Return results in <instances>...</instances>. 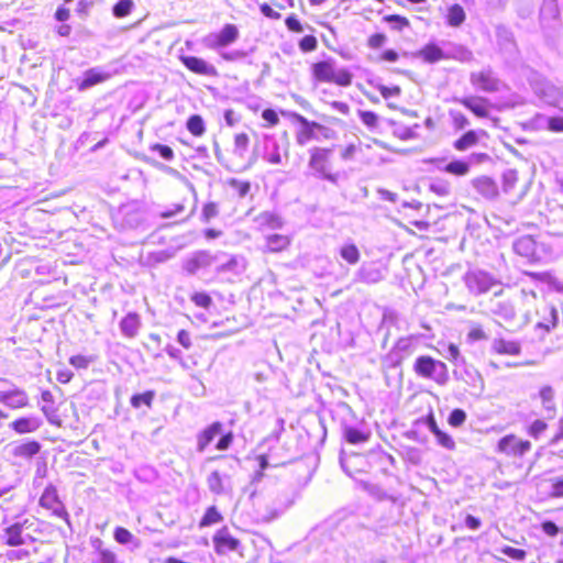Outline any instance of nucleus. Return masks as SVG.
I'll list each match as a JSON object with an SVG mask.
<instances>
[{"label":"nucleus","instance_id":"0e129e2a","mask_svg":"<svg viewBox=\"0 0 563 563\" xmlns=\"http://www.w3.org/2000/svg\"><path fill=\"white\" fill-rule=\"evenodd\" d=\"M218 216V206L216 202H208L202 208V217L205 221H209L210 219Z\"/></svg>","mask_w":563,"mask_h":563},{"label":"nucleus","instance_id":"7ed1b4c3","mask_svg":"<svg viewBox=\"0 0 563 563\" xmlns=\"http://www.w3.org/2000/svg\"><path fill=\"white\" fill-rule=\"evenodd\" d=\"M211 540L213 551L219 559H231L233 556L240 560L244 559V544L228 526H222L217 529L212 534Z\"/></svg>","mask_w":563,"mask_h":563},{"label":"nucleus","instance_id":"ddd939ff","mask_svg":"<svg viewBox=\"0 0 563 563\" xmlns=\"http://www.w3.org/2000/svg\"><path fill=\"white\" fill-rule=\"evenodd\" d=\"M292 243V236L283 233H271L264 238V245L262 247L265 254H280L287 252Z\"/></svg>","mask_w":563,"mask_h":563},{"label":"nucleus","instance_id":"ea45409f","mask_svg":"<svg viewBox=\"0 0 563 563\" xmlns=\"http://www.w3.org/2000/svg\"><path fill=\"white\" fill-rule=\"evenodd\" d=\"M383 21L393 24V29L397 31H401L410 25V21L400 14H387L383 16Z\"/></svg>","mask_w":563,"mask_h":563},{"label":"nucleus","instance_id":"b1692460","mask_svg":"<svg viewBox=\"0 0 563 563\" xmlns=\"http://www.w3.org/2000/svg\"><path fill=\"white\" fill-rule=\"evenodd\" d=\"M41 422L31 417H20L10 423V428L18 434L33 433L40 428Z\"/></svg>","mask_w":563,"mask_h":563},{"label":"nucleus","instance_id":"4c0bfd02","mask_svg":"<svg viewBox=\"0 0 563 563\" xmlns=\"http://www.w3.org/2000/svg\"><path fill=\"white\" fill-rule=\"evenodd\" d=\"M429 188L433 194L440 197H445L451 194L450 181L440 177L432 178Z\"/></svg>","mask_w":563,"mask_h":563},{"label":"nucleus","instance_id":"5701e85b","mask_svg":"<svg viewBox=\"0 0 563 563\" xmlns=\"http://www.w3.org/2000/svg\"><path fill=\"white\" fill-rule=\"evenodd\" d=\"M417 55L423 62L429 64H433L445 58L443 49L435 43L426 44L418 51Z\"/></svg>","mask_w":563,"mask_h":563},{"label":"nucleus","instance_id":"9b49d317","mask_svg":"<svg viewBox=\"0 0 563 563\" xmlns=\"http://www.w3.org/2000/svg\"><path fill=\"white\" fill-rule=\"evenodd\" d=\"M459 103L478 119H488L494 108L487 98L474 95L460 98Z\"/></svg>","mask_w":563,"mask_h":563},{"label":"nucleus","instance_id":"a878e982","mask_svg":"<svg viewBox=\"0 0 563 563\" xmlns=\"http://www.w3.org/2000/svg\"><path fill=\"white\" fill-rule=\"evenodd\" d=\"M239 37V30L234 24H225L219 34L216 35L214 45L224 47L235 42Z\"/></svg>","mask_w":563,"mask_h":563},{"label":"nucleus","instance_id":"6e6552de","mask_svg":"<svg viewBox=\"0 0 563 563\" xmlns=\"http://www.w3.org/2000/svg\"><path fill=\"white\" fill-rule=\"evenodd\" d=\"M332 150L325 147H313L310 151L309 167L325 179L334 180L331 174Z\"/></svg>","mask_w":563,"mask_h":563},{"label":"nucleus","instance_id":"e433bc0d","mask_svg":"<svg viewBox=\"0 0 563 563\" xmlns=\"http://www.w3.org/2000/svg\"><path fill=\"white\" fill-rule=\"evenodd\" d=\"M340 255L350 265H355L361 258L360 251L353 243L344 244L340 249Z\"/></svg>","mask_w":563,"mask_h":563},{"label":"nucleus","instance_id":"423d86ee","mask_svg":"<svg viewBox=\"0 0 563 563\" xmlns=\"http://www.w3.org/2000/svg\"><path fill=\"white\" fill-rule=\"evenodd\" d=\"M470 82L475 90L486 93H496L504 87L503 80L490 68L472 71Z\"/></svg>","mask_w":563,"mask_h":563},{"label":"nucleus","instance_id":"412c9836","mask_svg":"<svg viewBox=\"0 0 563 563\" xmlns=\"http://www.w3.org/2000/svg\"><path fill=\"white\" fill-rule=\"evenodd\" d=\"M42 445L36 440H27L15 445L12 455L16 459L31 460L41 452Z\"/></svg>","mask_w":563,"mask_h":563},{"label":"nucleus","instance_id":"bf43d9fd","mask_svg":"<svg viewBox=\"0 0 563 563\" xmlns=\"http://www.w3.org/2000/svg\"><path fill=\"white\" fill-rule=\"evenodd\" d=\"M92 360L86 355L77 354L69 358V364L78 369H85L88 367Z\"/></svg>","mask_w":563,"mask_h":563},{"label":"nucleus","instance_id":"338daca9","mask_svg":"<svg viewBox=\"0 0 563 563\" xmlns=\"http://www.w3.org/2000/svg\"><path fill=\"white\" fill-rule=\"evenodd\" d=\"M548 129L551 132H555V133L563 132V118L562 117H551L548 120Z\"/></svg>","mask_w":563,"mask_h":563},{"label":"nucleus","instance_id":"c85d7f7f","mask_svg":"<svg viewBox=\"0 0 563 563\" xmlns=\"http://www.w3.org/2000/svg\"><path fill=\"white\" fill-rule=\"evenodd\" d=\"M478 142H479L478 133L474 130H468L454 141L453 147L459 152H464V151H467L468 148L477 145Z\"/></svg>","mask_w":563,"mask_h":563},{"label":"nucleus","instance_id":"f3484780","mask_svg":"<svg viewBox=\"0 0 563 563\" xmlns=\"http://www.w3.org/2000/svg\"><path fill=\"white\" fill-rule=\"evenodd\" d=\"M295 7V0H282L274 1L268 0L260 3L258 9L263 16L269 20H279L282 18L280 11L286 9H292Z\"/></svg>","mask_w":563,"mask_h":563},{"label":"nucleus","instance_id":"79ce46f5","mask_svg":"<svg viewBox=\"0 0 563 563\" xmlns=\"http://www.w3.org/2000/svg\"><path fill=\"white\" fill-rule=\"evenodd\" d=\"M113 538L119 544H129L135 540L133 533L124 527L114 528Z\"/></svg>","mask_w":563,"mask_h":563},{"label":"nucleus","instance_id":"dca6fc26","mask_svg":"<svg viewBox=\"0 0 563 563\" xmlns=\"http://www.w3.org/2000/svg\"><path fill=\"white\" fill-rule=\"evenodd\" d=\"M31 526L29 519H24L22 522H14L8 526L3 530V542L5 545L15 548L21 547L25 543L23 538V528Z\"/></svg>","mask_w":563,"mask_h":563},{"label":"nucleus","instance_id":"052dcab7","mask_svg":"<svg viewBox=\"0 0 563 563\" xmlns=\"http://www.w3.org/2000/svg\"><path fill=\"white\" fill-rule=\"evenodd\" d=\"M151 150L157 152L166 161L174 158V151L168 145L156 143L151 146Z\"/></svg>","mask_w":563,"mask_h":563},{"label":"nucleus","instance_id":"2eb2a0df","mask_svg":"<svg viewBox=\"0 0 563 563\" xmlns=\"http://www.w3.org/2000/svg\"><path fill=\"white\" fill-rule=\"evenodd\" d=\"M0 402L11 409H22L29 406V396L25 390L14 387L0 391Z\"/></svg>","mask_w":563,"mask_h":563},{"label":"nucleus","instance_id":"3c124183","mask_svg":"<svg viewBox=\"0 0 563 563\" xmlns=\"http://www.w3.org/2000/svg\"><path fill=\"white\" fill-rule=\"evenodd\" d=\"M358 117L368 129H375L378 125V115L373 111H358Z\"/></svg>","mask_w":563,"mask_h":563},{"label":"nucleus","instance_id":"393cba45","mask_svg":"<svg viewBox=\"0 0 563 563\" xmlns=\"http://www.w3.org/2000/svg\"><path fill=\"white\" fill-rule=\"evenodd\" d=\"M109 77H110V75L107 73L99 71L95 68L88 69L85 73L82 80L78 84V89L79 90L88 89L90 87H93L96 85H99V84L108 80Z\"/></svg>","mask_w":563,"mask_h":563},{"label":"nucleus","instance_id":"774afa93","mask_svg":"<svg viewBox=\"0 0 563 563\" xmlns=\"http://www.w3.org/2000/svg\"><path fill=\"white\" fill-rule=\"evenodd\" d=\"M563 441V416L559 418L556 429L550 440L551 444H556Z\"/></svg>","mask_w":563,"mask_h":563},{"label":"nucleus","instance_id":"4468645a","mask_svg":"<svg viewBox=\"0 0 563 563\" xmlns=\"http://www.w3.org/2000/svg\"><path fill=\"white\" fill-rule=\"evenodd\" d=\"M426 211V208L422 203L417 202L415 205L412 203H405L402 206V210L399 211L400 220L404 223V225H413L419 230H424L429 227L428 221L423 219L416 218L412 213L415 211Z\"/></svg>","mask_w":563,"mask_h":563},{"label":"nucleus","instance_id":"7c9ffc66","mask_svg":"<svg viewBox=\"0 0 563 563\" xmlns=\"http://www.w3.org/2000/svg\"><path fill=\"white\" fill-rule=\"evenodd\" d=\"M466 19L463 7L459 3H454L448 8L446 23L452 27L461 26Z\"/></svg>","mask_w":563,"mask_h":563},{"label":"nucleus","instance_id":"4be33fe9","mask_svg":"<svg viewBox=\"0 0 563 563\" xmlns=\"http://www.w3.org/2000/svg\"><path fill=\"white\" fill-rule=\"evenodd\" d=\"M493 351L499 355L516 356L520 354L521 345L518 341L498 338L493 343Z\"/></svg>","mask_w":563,"mask_h":563},{"label":"nucleus","instance_id":"13d9d810","mask_svg":"<svg viewBox=\"0 0 563 563\" xmlns=\"http://www.w3.org/2000/svg\"><path fill=\"white\" fill-rule=\"evenodd\" d=\"M177 341L185 350H190L194 345L191 333L185 329L178 331Z\"/></svg>","mask_w":563,"mask_h":563},{"label":"nucleus","instance_id":"de8ad7c7","mask_svg":"<svg viewBox=\"0 0 563 563\" xmlns=\"http://www.w3.org/2000/svg\"><path fill=\"white\" fill-rule=\"evenodd\" d=\"M500 552L515 561H523L527 558V552L523 549L512 548L510 545L503 547Z\"/></svg>","mask_w":563,"mask_h":563},{"label":"nucleus","instance_id":"49530a36","mask_svg":"<svg viewBox=\"0 0 563 563\" xmlns=\"http://www.w3.org/2000/svg\"><path fill=\"white\" fill-rule=\"evenodd\" d=\"M377 89L385 100H389L401 95V87L398 85L385 86L379 84L377 85Z\"/></svg>","mask_w":563,"mask_h":563},{"label":"nucleus","instance_id":"a19ab883","mask_svg":"<svg viewBox=\"0 0 563 563\" xmlns=\"http://www.w3.org/2000/svg\"><path fill=\"white\" fill-rule=\"evenodd\" d=\"M298 47L301 53H311L318 48V40L312 34H307L298 41Z\"/></svg>","mask_w":563,"mask_h":563},{"label":"nucleus","instance_id":"473e14b6","mask_svg":"<svg viewBox=\"0 0 563 563\" xmlns=\"http://www.w3.org/2000/svg\"><path fill=\"white\" fill-rule=\"evenodd\" d=\"M540 404L547 410H554L555 390L550 385H543L538 391Z\"/></svg>","mask_w":563,"mask_h":563},{"label":"nucleus","instance_id":"4d7b16f0","mask_svg":"<svg viewBox=\"0 0 563 563\" xmlns=\"http://www.w3.org/2000/svg\"><path fill=\"white\" fill-rule=\"evenodd\" d=\"M434 435H435L439 444H441L443 448H445L448 450H454L455 449L454 440L446 432L440 430Z\"/></svg>","mask_w":563,"mask_h":563},{"label":"nucleus","instance_id":"f8f14e48","mask_svg":"<svg viewBox=\"0 0 563 563\" xmlns=\"http://www.w3.org/2000/svg\"><path fill=\"white\" fill-rule=\"evenodd\" d=\"M181 64L192 74L205 77H218L219 71L212 64L208 63L201 57L194 55L179 56Z\"/></svg>","mask_w":563,"mask_h":563},{"label":"nucleus","instance_id":"a211bd4d","mask_svg":"<svg viewBox=\"0 0 563 563\" xmlns=\"http://www.w3.org/2000/svg\"><path fill=\"white\" fill-rule=\"evenodd\" d=\"M472 185L476 192L486 199H493L498 195V186L496 181L488 176H479L472 180Z\"/></svg>","mask_w":563,"mask_h":563},{"label":"nucleus","instance_id":"0eeeda50","mask_svg":"<svg viewBox=\"0 0 563 563\" xmlns=\"http://www.w3.org/2000/svg\"><path fill=\"white\" fill-rule=\"evenodd\" d=\"M391 134L401 140L410 141L418 137L419 123L416 122L415 117L409 114H401L389 120Z\"/></svg>","mask_w":563,"mask_h":563},{"label":"nucleus","instance_id":"6e6d98bb","mask_svg":"<svg viewBox=\"0 0 563 563\" xmlns=\"http://www.w3.org/2000/svg\"><path fill=\"white\" fill-rule=\"evenodd\" d=\"M262 118L265 121L266 128H273L279 123V117L277 112L271 108L263 110Z\"/></svg>","mask_w":563,"mask_h":563},{"label":"nucleus","instance_id":"c756f323","mask_svg":"<svg viewBox=\"0 0 563 563\" xmlns=\"http://www.w3.org/2000/svg\"><path fill=\"white\" fill-rule=\"evenodd\" d=\"M344 440L349 444H360L368 441L371 433L354 427H345L343 430Z\"/></svg>","mask_w":563,"mask_h":563},{"label":"nucleus","instance_id":"864d4df0","mask_svg":"<svg viewBox=\"0 0 563 563\" xmlns=\"http://www.w3.org/2000/svg\"><path fill=\"white\" fill-rule=\"evenodd\" d=\"M115 554L107 548L99 545L97 548V561L96 563H115Z\"/></svg>","mask_w":563,"mask_h":563},{"label":"nucleus","instance_id":"5fc2aeb1","mask_svg":"<svg viewBox=\"0 0 563 563\" xmlns=\"http://www.w3.org/2000/svg\"><path fill=\"white\" fill-rule=\"evenodd\" d=\"M262 225L269 229H280L284 224L283 220L278 216L264 214L261 217Z\"/></svg>","mask_w":563,"mask_h":563},{"label":"nucleus","instance_id":"2f4dec72","mask_svg":"<svg viewBox=\"0 0 563 563\" xmlns=\"http://www.w3.org/2000/svg\"><path fill=\"white\" fill-rule=\"evenodd\" d=\"M548 430L549 423L543 418H537L528 424L526 432L531 439L538 441Z\"/></svg>","mask_w":563,"mask_h":563},{"label":"nucleus","instance_id":"72a5a7b5","mask_svg":"<svg viewBox=\"0 0 563 563\" xmlns=\"http://www.w3.org/2000/svg\"><path fill=\"white\" fill-rule=\"evenodd\" d=\"M186 128L189 133L196 137H200L206 133L205 121L199 114L190 115L187 120Z\"/></svg>","mask_w":563,"mask_h":563},{"label":"nucleus","instance_id":"e2e57ef3","mask_svg":"<svg viewBox=\"0 0 563 563\" xmlns=\"http://www.w3.org/2000/svg\"><path fill=\"white\" fill-rule=\"evenodd\" d=\"M185 203L184 201L175 203L172 208L164 210L161 216L162 218H170L177 214H181L185 212Z\"/></svg>","mask_w":563,"mask_h":563},{"label":"nucleus","instance_id":"603ef678","mask_svg":"<svg viewBox=\"0 0 563 563\" xmlns=\"http://www.w3.org/2000/svg\"><path fill=\"white\" fill-rule=\"evenodd\" d=\"M466 420V413L462 409H453L448 418V422L451 427L459 428Z\"/></svg>","mask_w":563,"mask_h":563},{"label":"nucleus","instance_id":"6ab92c4d","mask_svg":"<svg viewBox=\"0 0 563 563\" xmlns=\"http://www.w3.org/2000/svg\"><path fill=\"white\" fill-rule=\"evenodd\" d=\"M222 432V423L219 421L212 422L202 431L197 434V450L199 452L206 451L210 443L217 435Z\"/></svg>","mask_w":563,"mask_h":563},{"label":"nucleus","instance_id":"58836bf2","mask_svg":"<svg viewBox=\"0 0 563 563\" xmlns=\"http://www.w3.org/2000/svg\"><path fill=\"white\" fill-rule=\"evenodd\" d=\"M209 489L214 494H222L224 492L222 475L219 471H213L207 478Z\"/></svg>","mask_w":563,"mask_h":563},{"label":"nucleus","instance_id":"1a4fd4ad","mask_svg":"<svg viewBox=\"0 0 563 563\" xmlns=\"http://www.w3.org/2000/svg\"><path fill=\"white\" fill-rule=\"evenodd\" d=\"M514 250L519 256L532 263L540 262L547 254V250L539 245L531 235H523L517 239L514 243Z\"/></svg>","mask_w":563,"mask_h":563},{"label":"nucleus","instance_id":"bb28decb","mask_svg":"<svg viewBox=\"0 0 563 563\" xmlns=\"http://www.w3.org/2000/svg\"><path fill=\"white\" fill-rule=\"evenodd\" d=\"M223 519H224V517L221 514V511L218 509V507L214 505H211L206 508L202 517L199 520L198 526L200 529L208 528V527H211V526L222 522Z\"/></svg>","mask_w":563,"mask_h":563},{"label":"nucleus","instance_id":"69168bd1","mask_svg":"<svg viewBox=\"0 0 563 563\" xmlns=\"http://www.w3.org/2000/svg\"><path fill=\"white\" fill-rule=\"evenodd\" d=\"M487 338L485 331L483 330L482 327L479 325H475L473 327L468 333H467V339L472 342L474 341H481V340H485Z\"/></svg>","mask_w":563,"mask_h":563},{"label":"nucleus","instance_id":"8fccbe9b","mask_svg":"<svg viewBox=\"0 0 563 563\" xmlns=\"http://www.w3.org/2000/svg\"><path fill=\"white\" fill-rule=\"evenodd\" d=\"M387 42V36L384 33H374L366 40V45L371 49H379Z\"/></svg>","mask_w":563,"mask_h":563},{"label":"nucleus","instance_id":"c9c22d12","mask_svg":"<svg viewBox=\"0 0 563 563\" xmlns=\"http://www.w3.org/2000/svg\"><path fill=\"white\" fill-rule=\"evenodd\" d=\"M470 168L471 167L467 162L462 161V159H454V161L448 163L444 166L443 170L451 175L462 177L470 173Z\"/></svg>","mask_w":563,"mask_h":563},{"label":"nucleus","instance_id":"f257e3e1","mask_svg":"<svg viewBox=\"0 0 563 563\" xmlns=\"http://www.w3.org/2000/svg\"><path fill=\"white\" fill-rule=\"evenodd\" d=\"M217 159L229 169H242L250 163V136L244 133L234 135L231 144L227 146H214Z\"/></svg>","mask_w":563,"mask_h":563},{"label":"nucleus","instance_id":"aec40b11","mask_svg":"<svg viewBox=\"0 0 563 563\" xmlns=\"http://www.w3.org/2000/svg\"><path fill=\"white\" fill-rule=\"evenodd\" d=\"M141 317L136 312H129L120 321V329L124 336L129 339L135 338L141 329Z\"/></svg>","mask_w":563,"mask_h":563},{"label":"nucleus","instance_id":"a18cd8bd","mask_svg":"<svg viewBox=\"0 0 563 563\" xmlns=\"http://www.w3.org/2000/svg\"><path fill=\"white\" fill-rule=\"evenodd\" d=\"M190 299L199 308L209 309L212 305L211 296L205 291L194 292Z\"/></svg>","mask_w":563,"mask_h":563},{"label":"nucleus","instance_id":"20e7f679","mask_svg":"<svg viewBox=\"0 0 563 563\" xmlns=\"http://www.w3.org/2000/svg\"><path fill=\"white\" fill-rule=\"evenodd\" d=\"M532 443L516 433L501 437L496 445L497 453L521 466L526 456L531 452Z\"/></svg>","mask_w":563,"mask_h":563},{"label":"nucleus","instance_id":"9d476101","mask_svg":"<svg viewBox=\"0 0 563 563\" xmlns=\"http://www.w3.org/2000/svg\"><path fill=\"white\" fill-rule=\"evenodd\" d=\"M40 505L43 508L52 510V512L57 518L64 520L66 523H69V515L58 496L56 487L53 485H49L44 489L40 498Z\"/></svg>","mask_w":563,"mask_h":563},{"label":"nucleus","instance_id":"c03bdc74","mask_svg":"<svg viewBox=\"0 0 563 563\" xmlns=\"http://www.w3.org/2000/svg\"><path fill=\"white\" fill-rule=\"evenodd\" d=\"M133 8V1L132 0H119L114 7H113V14L117 18H124L128 16Z\"/></svg>","mask_w":563,"mask_h":563},{"label":"nucleus","instance_id":"f704fd0d","mask_svg":"<svg viewBox=\"0 0 563 563\" xmlns=\"http://www.w3.org/2000/svg\"><path fill=\"white\" fill-rule=\"evenodd\" d=\"M154 398H155V391L146 390L144 393L133 395L130 399V404L135 409H139L142 406H145L146 408H151L153 405Z\"/></svg>","mask_w":563,"mask_h":563},{"label":"nucleus","instance_id":"39448f33","mask_svg":"<svg viewBox=\"0 0 563 563\" xmlns=\"http://www.w3.org/2000/svg\"><path fill=\"white\" fill-rule=\"evenodd\" d=\"M415 374L423 379L432 380L442 386L449 380L446 364L430 355H420L412 365Z\"/></svg>","mask_w":563,"mask_h":563},{"label":"nucleus","instance_id":"f03ea898","mask_svg":"<svg viewBox=\"0 0 563 563\" xmlns=\"http://www.w3.org/2000/svg\"><path fill=\"white\" fill-rule=\"evenodd\" d=\"M310 74L316 84H333L345 88L350 87L353 82V74L347 68H336L332 59L312 63Z\"/></svg>","mask_w":563,"mask_h":563},{"label":"nucleus","instance_id":"680f3d73","mask_svg":"<svg viewBox=\"0 0 563 563\" xmlns=\"http://www.w3.org/2000/svg\"><path fill=\"white\" fill-rule=\"evenodd\" d=\"M451 117L455 130H463L470 124L468 119L461 112L451 113Z\"/></svg>","mask_w":563,"mask_h":563},{"label":"nucleus","instance_id":"37998d69","mask_svg":"<svg viewBox=\"0 0 563 563\" xmlns=\"http://www.w3.org/2000/svg\"><path fill=\"white\" fill-rule=\"evenodd\" d=\"M284 23L286 29L291 33L299 34L305 30L301 20L295 13L287 15Z\"/></svg>","mask_w":563,"mask_h":563},{"label":"nucleus","instance_id":"cd10ccee","mask_svg":"<svg viewBox=\"0 0 563 563\" xmlns=\"http://www.w3.org/2000/svg\"><path fill=\"white\" fill-rule=\"evenodd\" d=\"M296 119L302 125V129L296 135V141L298 144L303 145L313 137V129L318 126V123L309 122L300 114H297Z\"/></svg>","mask_w":563,"mask_h":563},{"label":"nucleus","instance_id":"09e8293b","mask_svg":"<svg viewBox=\"0 0 563 563\" xmlns=\"http://www.w3.org/2000/svg\"><path fill=\"white\" fill-rule=\"evenodd\" d=\"M468 285L471 288H475L479 292H484L489 288V283L486 282L485 275H473L468 279Z\"/></svg>","mask_w":563,"mask_h":563}]
</instances>
